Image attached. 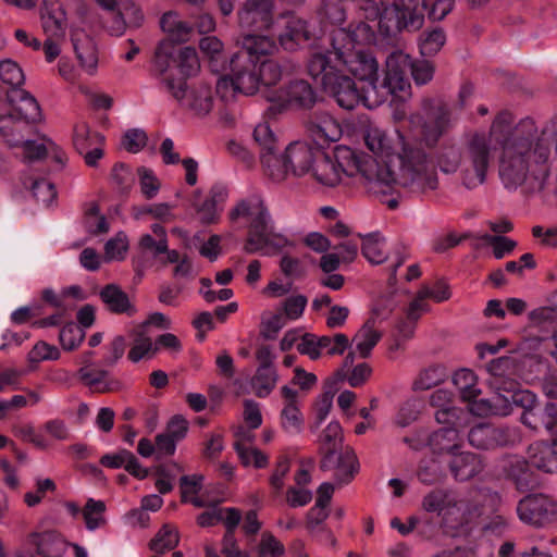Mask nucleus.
<instances>
[{
  "label": "nucleus",
  "mask_w": 557,
  "mask_h": 557,
  "mask_svg": "<svg viewBox=\"0 0 557 557\" xmlns=\"http://www.w3.org/2000/svg\"><path fill=\"white\" fill-rule=\"evenodd\" d=\"M453 382L461 398L466 401H472L478 398L481 393L478 387L476 375L469 369L458 370L453 376Z\"/></svg>",
  "instance_id": "42"
},
{
  "label": "nucleus",
  "mask_w": 557,
  "mask_h": 557,
  "mask_svg": "<svg viewBox=\"0 0 557 557\" xmlns=\"http://www.w3.org/2000/svg\"><path fill=\"white\" fill-rule=\"evenodd\" d=\"M200 51L209 59L213 71H224L225 65H220L224 59V45L216 36H206L199 41Z\"/></svg>",
  "instance_id": "45"
},
{
  "label": "nucleus",
  "mask_w": 557,
  "mask_h": 557,
  "mask_svg": "<svg viewBox=\"0 0 557 557\" xmlns=\"http://www.w3.org/2000/svg\"><path fill=\"white\" fill-rule=\"evenodd\" d=\"M283 407L280 412V425L288 435H298L304 430V414L298 405V393L287 385L282 386Z\"/></svg>",
  "instance_id": "15"
},
{
  "label": "nucleus",
  "mask_w": 557,
  "mask_h": 557,
  "mask_svg": "<svg viewBox=\"0 0 557 557\" xmlns=\"http://www.w3.org/2000/svg\"><path fill=\"white\" fill-rule=\"evenodd\" d=\"M517 438L513 430L495 428L481 423L473 426L468 434L471 446L478 449H492L498 446L512 444Z\"/></svg>",
  "instance_id": "13"
},
{
  "label": "nucleus",
  "mask_w": 557,
  "mask_h": 557,
  "mask_svg": "<svg viewBox=\"0 0 557 557\" xmlns=\"http://www.w3.org/2000/svg\"><path fill=\"white\" fill-rule=\"evenodd\" d=\"M81 381L92 392L106 394L121 389L122 383L104 369L83 366L78 370Z\"/></svg>",
  "instance_id": "23"
},
{
  "label": "nucleus",
  "mask_w": 557,
  "mask_h": 557,
  "mask_svg": "<svg viewBox=\"0 0 557 557\" xmlns=\"http://www.w3.org/2000/svg\"><path fill=\"white\" fill-rule=\"evenodd\" d=\"M161 27L168 35L165 40H171L174 45L188 41L194 32L193 26L174 12L163 14Z\"/></svg>",
  "instance_id": "32"
},
{
  "label": "nucleus",
  "mask_w": 557,
  "mask_h": 557,
  "mask_svg": "<svg viewBox=\"0 0 557 557\" xmlns=\"http://www.w3.org/2000/svg\"><path fill=\"white\" fill-rule=\"evenodd\" d=\"M281 21L283 30L278 34V41L285 50L293 51L300 44L309 40L310 34L304 20L295 15H285Z\"/></svg>",
  "instance_id": "25"
},
{
  "label": "nucleus",
  "mask_w": 557,
  "mask_h": 557,
  "mask_svg": "<svg viewBox=\"0 0 557 557\" xmlns=\"http://www.w3.org/2000/svg\"><path fill=\"white\" fill-rule=\"evenodd\" d=\"M528 458L529 462L541 471L557 472V440L539 441L531 444L528 449Z\"/></svg>",
  "instance_id": "24"
},
{
  "label": "nucleus",
  "mask_w": 557,
  "mask_h": 557,
  "mask_svg": "<svg viewBox=\"0 0 557 557\" xmlns=\"http://www.w3.org/2000/svg\"><path fill=\"white\" fill-rule=\"evenodd\" d=\"M8 100L11 103L15 114L20 119L25 120L28 123H35L41 120L40 107L28 91L24 89H11L8 92Z\"/></svg>",
  "instance_id": "27"
},
{
  "label": "nucleus",
  "mask_w": 557,
  "mask_h": 557,
  "mask_svg": "<svg viewBox=\"0 0 557 557\" xmlns=\"http://www.w3.org/2000/svg\"><path fill=\"white\" fill-rule=\"evenodd\" d=\"M257 71L260 86H273L282 78L281 66L275 61L270 59L257 61Z\"/></svg>",
  "instance_id": "54"
},
{
  "label": "nucleus",
  "mask_w": 557,
  "mask_h": 557,
  "mask_svg": "<svg viewBox=\"0 0 557 557\" xmlns=\"http://www.w3.org/2000/svg\"><path fill=\"white\" fill-rule=\"evenodd\" d=\"M228 197V191L224 186H213L208 195L200 199V194H194L193 208L197 219L203 225L214 224L220 220L221 211Z\"/></svg>",
  "instance_id": "12"
},
{
  "label": "nucleus",
  "mask_w": 557,
  "mask_h": 557,
  "mask_svg": "<svg viewBox=\"0 0 557 557\" xmlns=\"http://www.w3.org/2000/svg\"><path fill=\"white\" fill-rule=\"evenodd\" d=\"M492 139L487 134L475 133L468 137L462 149V184L473 189L486 181L492 161Z\"/></svg>",
  "instance_id": "5"
},
{
  "label": "nucleus",
  "mask_w": 557,
  "mask_h": 557,
  "mask_svg": "<svg viewBox=\"0 0 557 557\" xmlns=\"http://www.w3.org/2000/svg\"><path fill=\"white\" fill-rule=\"evenodd\" d=\"M462 162V151L456 147H446L442 149L437 157V164L444 173H455L457 170H461Z\"/></svg>",
  "instance_id": "56"
},
{
  "label": "nucleus",
  "mask_w": 557,
  "mask_h": 557,
  "mask_svg": "<svg viewBox=\"0 0 557 557\" xmlns=\"http://www.w3.org/2000/svg\"><path fill=\"white\" fill-rule=\"evenodd\" d=\"M187 76H175L173 72L157 78L160 87L165 92L170 94L180 104L184 102L187 96L188 88L186 83Z\"/></svg>",
  "instance_id": "47"
},
{
  "label": "nucleus",
  "mask_w": 557,
  "mask_h": 557,
  "mask_svg": "<svg viewBox=\"0 0 557 557\" xmlns=\"http://www.w3.org/2000/svg\"><path fill=\"white\" fill-rule=\"evenodd\" d=\"M104 137L98 132H91L85 122H79L74 126L73 141L76 150L84 153L92 146L102 144Z\"/></svg>",
  "instance_id": "46"
},
{
  "label": "nucleus",
  "mask_w": 557,
  "mask_h": 557,
  "mask_svg": "<svg viewBox=\"0 0 557 557\" xmlns=\"http://www.w3.org/2000/svg\"><path fill=\"white\" fill-rule=\"evenodd\" d=\"M486 370L490 374V377L487 379L490 386H499L502 384L503 380L502 375L504 373H516L517 367L513 361V359L508 357H502L498 359L492 360L487 367Z\"/></svg>",
  "instance_id": "50"
},
{
  "label": "nucleus",
  "mask_w": 557,
  "mask_h": 557,
  "mask_svg": "<svg viewBox=\"0 0 557 557\" xmlns=\"http://www.w3.org/2000/svg\"><path fill=\"white\" fill-rule=\"evenodd\" d=\"M111 183L119 193L127 194L134 184L131 169L123 163L115 164L111 171Z\"/></svg>",
  "instance_id": "60"
},
{
  "label": "nucleus",
  "mask_w": 557,
  "mask_h": 557,
  "mask_svg": "<svg viewBox=\"0 0 557 557\" xmlns=\"http://www.w3.org/2000/svg\"><path fill=\"white\" fill-rule=\"evenodd\" d=\"M128 249V240L125 234L117 233L104 245V258L107 261L123 260Z\"/></svg>",
  "instance_id": "63"
},
{
  "label": "nucleus",
  "mask_w": 557,
  "mask_h": 557,
  "mask_svg": "<svg viewBox=\"0 0 557 557\" xmlns=\"http://www.w3.org/2000/svg\"><path fill=\"white\" fill-rule=\"evenodd\" d=\"M318 152L305 141L290 143L284 153L292 175L300 177L311 173Z\"/></svg>",
  "instance_id": "17"
},
{
  "label": "nucleus",
  "mask_w": 557,
  "mask_h": 557,
  "mask_svg": "<svg viewBox=\"0 0 557 557\" xmlns=\"http://www.w3.org/2000/svg\"><path fill=\"white\" fill-rule=\"evenodd\" d=\"M359 236L362 239L361 252L371 264H382L391 258L389 280L395 281L398 268H400L409 257L407 248L403 244H397L394 246L392 255H389L386 249V239L379 232Z\"/></svg>",
  "instance_id": "9"
},
{
  "label": "nucleus",
  "mask_w": 557,
  "mask_h": 557,
  "mask_svg": "<svg viewBox=\"0 0 557 557\" xmlns=\"http://www.w3.org/2000/svg\"><path fill=\"white\" fill-rule=\"evenodd\" d=\"M26 544L34 547L41 557H61L67 546L61 534L52 530L29 533Z\"/></svg>",
  "instance_id": "20"
},
{
  "label": "nucleus",
  "mask_w": 557,
  "mask_h": 557,
  "mask_svg": "<svg viewBox=\"0 0 557 557\" xmlns=\"http://www.w3.org/2000/svg\"><path fill=\"white\" fill-rule=\"evenodd\" d=\"M181 106L187 108L197 116L207 115L213 108L211 88L205 84L193 87L188 90Z\"/></svg>",
  "instance_id": "30"
},
{
  "label": "nucleus",
  "mask_w": 557,
  "mask_h": 557,
  "mask_svg": "<svg viewBox=\"0 0 557 557\" xmlns=\"http://www.w3.org/2000/svg\"><path fill=\"white\" fill-rule=\"evenodd\" d=\"M449 122L448 112L444 109H440L438 112L423 125V136L425 140L435 143L447 129Z\"/></svg>",
  "instance_id": "49"
},
{
  "label": "nucleus",
  "mask_w": 557,
  "mask_h": 557,
  "mask_svg": "<svg viewBox=\"0 0 557 557\" xmlns=\"http://www.w3.org/2000/svg\"><path fill=\"white\" fill-rule=\"evenodd\" d=\"M106 504L103 500L88 498L83 510L82 516L85 527L88 531H96L107 524L106 519Z\"/></svg>",
  "instance_id": "44"
},
{
  "label": "nucleus",
  "mask_w": 557,
  "mask_h": 557,
  "mask_svg": "<svg viewBox=\"0 0 557 557\" xmlns=\"http://www.w3.org/2000/svg\"><path fill=\"white\" fill-rule=\"evenodd\" d=\"M446 33L441 27H434L421 33L418 40L420 53L424 57L437 54L446 44Z\"/></svg>",
  "instance_id": "40"
},
{
  "label": "nucleus",
  "mask_w": 557,
  "mask_h": 557,
  "mask_svg": "<svg viewBox=\"0 0 557 557\" xmlns=\"http://www.w3.org/2000/svg\"><path fill=\"white\" fill-rule=\"evenodd\" d=\"M286 323V318L281 312H263L261 315V335L267 339H274Z\"/></svg>",
  "instance_id": "57"
},
{
  "label": "nucleus",
  "mask_w": 557,
  "mask_h": 557,
  "mask_svg": "<svg viewBox=\"0 0 557 557\" xmlns=\"http://www.w3.org/2000/svg\"><path fill=\"white\" fill-rule=\"evenodd\" d=\"M244 51L237 54L249 55L252 60L259 61V57L272 54L276 49L274 40L268 36L246 34L243 38Z\"/></svg>",
  "instance_id": "37"
},
{
  "label": "nucleus",
  "mask_w": 557,
  "mask_h": 557,
  "mask_svg": "<svg viewBox=\"0 0 557 557\" xmlns=\"http://www.w3.org/2000/svg\"><path fill=\"white\" fill-rule=\"evenodd\" d=\"M310 174L318 184L325 187L338 186L345 177L360 174L370 193L387 190L394 181L388 170L381 169L370 158H360L359 152L347 146H337L332 154L318 152Z\"/></svg>",
  "instance_id": "3"
},
{
  "label": "nucleus",
  "mask_w": 557,
  "mask_h": 557,
  "mask_svg": "<svg viewBox=\"0 0 557 557\" xmlns=\"http://www.w3.org/2000/svg\"><path fill=\"white\" fill-rule=\"evenodd\" d=\"M374 41L375 32L368 23H350L347 27L334 29L331 49L326 53L313 54L308 63L311 77L345 110H354L360 103L371 108L346 72L376 88L379 63L366 50Z\"/></svg>",
  "instance_id": "1"
},
{
  "label": "nucleus",
  "mask_w": 557,
  "mask_h": 557,
  "mask_svg": "<svg viewBox=\"0 0 557 557\" xmlns=\"http://www.w3.org/2000/svg\"><path fill=\"white\" fill-rule=\"evenodd\" d=\"M363 138L373 157L360 154V158H370L393 175L394 181L387 190L372 191L389 209H396L399 205L398 188L414 194H425L437 188L436 165L423 148L406 143L399 133L389 135L375 125L367 126Z\"/></svg>",
  "instance_id": "2"
},
{
  "label": "nucleus",
  "mask_w": 557,
  "mask_h": 557,
  "mask_svg": "<svg viewBox=\"0 0 557 557\" xmlns=\"http://www.w3.org/2000/svg\"><path fill=\"white\" fill-rule=\"evenodd\" d=\"M260 160L264 175L274 183H282L292 174L285 162V153L277 154L275 150L260 152Z\"/></svg>",
  "instance_id": "34"
},
{
  "label": "nucleus",
  "mask_w": 557,
  "mask_h": 557,
  "mask_svg": "<svg viewBox=\"0 0 557 557\" xmlns=\"http://www.w3.org/2000/svg\"><path fill=\"white\" fill-rule=\"evenodd\" d=\"M451 497L453 496L445 491H432L423 497L422 508L428 512H437L441 517Z\"/></svg>",
  "instance_id": "61"
},
{
  "label": "nucleus",
  "mask_w": 557,
  "mask_h": 557,
  "mask_svg": "<svg viewBox=\"0 0 557 557\" xmlns=\"http://www.w3.org/2000/svg\"><path fill=\"white\" fill-rule=\"evenodd\" d=\"M469 403V410L475 416H508L509 414V404L504 399V395L500 393H496L491 399L481 398L473 399Z\"/></svg>",
  "instance_id": "36"
},
{
  "label": "nucleus",
  "mask_w": 557,
  "mask_h": 557,
  "mask_svg": "<svg viewBox=\"0 0 557 557\" xmlns=\"http://www.w3.org/2000/svg\"><path fill=\"white\" fill-rule=\"evenodd\" d=\"M321 469H334L336 480L339 483H348L358 470L357 457L348 448L343 451L330 450L321 461Z\"/></svg>",
  "instance_id": "18"
},
{
  "label": "nucleus",
  "mask_w": 557,
  "mask_h": 557,
  "mask_svg": "<svg viewBox=\"0 0 557 557\" xmlns=\"http://www.w3.org/2000/svg\"><path fill=\"white\" fill-rule=\"evenodd\" d=\"M529 461L522 457L512 456L507 458L504 470L520 492H525L536 484L533 472L529 468Z\"/></svg>",
  "instance_id": "29"
},
{
  "label": "nucleus",
  "mask_w": 557,
  "mask_h": 557,
  "mask_svg": "<svg viewBox=\"0 0 557 557\" xmlns=\"http://www.w3.org/2000/svg\"><path fill=\"white\" fill-rule=\"evenodd\" d=\"M237 15L242 29L247 32L267 30L273 22V2L272 0H247Z\"/></svg>",
  "instance_id": "11"
},
{
  "label": "nucleus",
  "mask_w": 557,
  "mask_h": 557,
  "mask_svg": "<svg viewBox=\"0 0 557 557\" xmlns=\"http://www.w3.org/2000/svg\"><path fill=\"white\" fill-rule=\"evenodd\" d=\"M258 557H281L285 554L284 545L271 533H262L257 547Z\"/></svg>",
  "instance_id": "64"
},
{
  "label": "nucleus",
  "mask_w": 557,
  "mask_h": 557,
  "mask_svg": "<svg viewBox=\"0 0 557 557\" xmlns=\"http://www.w3.org/2000/svg\"><path fill=\"white\" fill-rule=\"evenodd\" d=\"M41 25L47 38L63 40L65 37V14L59 9L47 10L41 15Z\"/></svg>",
  "instance_id": "43"
},
{
  "label": "nucleus",
  "mask_w": 557,
  "mask_h": 557,
  "mask_svg": "<svg viewBox=\"0 0 557 557\" xmlns=\"http://www.w3.org/2000/svg\"><path fill=\"white\" fill-rule=\"evenodd\" d=\"M177 66L184 76L195 75L200 69L198 53L193 47L176 49Z\"/></svg>",
  "instance_id": "55"
},
{
  "label": "nucleus",
  "mask_w": 557,
  "mask_h": 557,
  "mask_svg": "<svg viewBox=\"0 0 557 557\" xmlns=\"http://www.w3.org/2000/svg\"><path fill=\"white\" fill-rule=\"evenodd\" d=\"M227 67L236 78L240 94L250 96L259 90L260 85L256 60H252L246 54H233L228 61Z\"/></svg>",
  "instance_id": "14"
},
{
  "label": "nucleus",
  "mask_w": 557,
  "mask_h": 557,
  "mask_svg": "<svg viewBox=\"0 0 557 557\" xmlns=\"http://www.w3.org/2000/svg\"><path fill=\"white\" fill-rule=\"evenodd\" d=\"M307 131L319 146L338 141L343 135L341 124L326 112H315L307 122Z\"/></svg>",
  "instance_id": "16"
},
{
  "label": "nucleus",
  "mask_w": 557,
  "mask_h": 557,
  "mask_svg": "<svg viewBox=\"0 0 557 557\" xmlns=\"http://www.w3.org/2000/svg\"><path fill=\"white\" fill-rule=\"evenodd\" d=\"M520 420L531 430L539 431L543 428L549 434L557 435V405L554 403L537 405L530 411H523Z\"/></svg>",
  "instance_id": "21"
},
{
  "label": "nucleus",
  "mask_w": 557,
  "mask_h": 557,
  "mask_svg": "<svg viewBox=\"0 0 557 557\" xmlns=\"http://www.w3.org/2000/svg\"><path fill=\"white\" fill-rule=\"evenodd\" d=\"M84 329L75 323H67L61 329L59 334L60 344L65 350L77 348L84 341Z\"/></svg>",
  "instance_id": "59"
},
{
  "label": "nucleus",
  "mask_w": 557,
  "mask_h": 557,
  "mask_svg": "<svg viewBox=\"0 0 557 557\" xmlns=\"http://www.w3.org/2000/svg\"><path fill=\"white\" fill-rule=\"evenodd\" d=\"M176 61V45L171 40H162L154 51L152 60L153 75L156 78L166 75L171 65Z\"/></svg>",
  "instance_id": "38"
},
{
  "label": "nucleus",
  "mask_w": 557,
  "mask_h": 557,
  "mask_svg": "<svg viewBox=\"0 0 557 557\" xmlns=\"http://www.w3.org/2000/svg\"><path fill=\"white\" fill-rule=\"evenodd\" d=\"M426 446L434 455L456 454L462 446V438L454 426H444L428 436Z\"/></svg>",
  "instance_id": "26"
},
{
  "label": "nucleus",
  "mask_w": 557,
  "mask_h": 557,
  "mask_svg": "<svg viewBox=\"0 0 557 557\" xmlns=\"http://www.w3.org/2000/svg\"><path fill=\"white\" fill-rule=\"evenodd\" d=\"M327 343L326 338H320L317 335L307 333L301 336L300 342L297 344V350L301 355L308 356L311 360H317L321 357L322 346L327 345Z\"/></svg>",
  "instance_id": "58"
},
{
  "label": "nucleus",
  "mask_w": 557,
  "mask_h": 557,
  "mask_svg": "<svg viewBox=\"0 0 557 557\" xmlns=\"http://www.w3.org/2000/svg\"><path fill=\"white\" fill-rule=\"evenodd\" d=\"M100 298L107 309L113 313L131 315L135 312L127 294L115 284L104 286L100 292Z\"/></svg>",
  "instance_id": "33"
},
{
  "label": "nucleus",
  "mask_w": 557,
  "mask_h": 557,
  "mask_svg": "<svg viewBox=\"0 0 557 557\" xmlns=\"http://www.w3.org/2000/svg\"><path fill=\"white\" fill-rule=\"evenodd\" d=\"M23 184L29 187L35 199L46 207L50 206L57 197L54 185L46 178H25Z\"/></svg>",
  "instance_id": "48"
},
{
  "label": "nucleus",
  "mask_w": 557,
  "mask_h": 557,
  "mask_svg": "<svg viewBox=\"0 0 557 557\" xmlns=\"http://www.w3.org/2000/svg\"><path fill=\"white\" fill-rule=\"evenodd\" d=\"M0 79L12 89H21L25 75L17 62L8 59L0 62Z\"/></svg>",
  "instance_id": "52"
},
{
  "label": "nucleus",
  "mask_w": 557,
  "mask_h": 557,
  "mask_svg": "<svg viewBox=\"0 0 557 557\" xmlns=\"http://www.w3.org/2000/svg\"><path fill=\"white\" fill-rule=\"evenodd\" d=\"M232 222H245L248 236L244 245L247 253L271 256L286 244V239L274 231L271 215L263 199L258 195L239 200L228 213Z\"/></svg>",
  "instance_id": "4"
},
{
  "label": "nucleus",
  "mask_w": 557,
  "mask_h": 557,
  "mask_svg": "<svg viewBox=\"0 0 557 557\" xmlns=\"http://www.w3.org/2000/svg\"><path fill=\"white\" fill-rule=\"evenodd\" d=\"M180 541L178 531L171 524L163 525L151 542V549L156 553H163L173 549Z\"/></svg>",
  "instance_id": "51"
},
{
  "label": "nucleus",
  "mask_w": 557,
  "mask_h": 557,
  "mask_svg": "<svg viewBox=\"0 0 557 557\" xmlns=\"http://www.w3.org/2000/svg\"><path fill=\"white\" fill-rule=\"evenodd\" d=\"M381 337V332L375 329V318L369 319L352 338L355 351L361 358L369 357Z\"/></svg>",
  "instance_id": "35"
},
{
  "label": "nucleus",
  "mask_w": 557,
  "mask_h": 557,
  "mask_svg": "<svg viewBox=\"0 0 557 557\" xmlns=\"http://www.w3.org/2000/svg\"><path fill=\"white\" fill-rule=\"evenodd\" d=\"M507 394L504 395V399L509 404V413H511L515 406L523 408V411H530L539 405L536 396L530 391L519 388V384Z\"/></svg>",
  "instance_id": "53"
},
{
  "label": "nucleus",
  "mask_w": 557,
  "mask_h": 557,
  "mask_svg": "<svg viewBox=\"0 0 557 557\" xmlns=\"http://www.w3.org/2000/svg\"><path fill=\"white\" fill-rule=\"evenodd\" d=\"M73 48L81 67L94 74L98 66V51L94 39L82 28H75L71 35Z\"/></svg>",
  "instance_id": "19"
},
{
  "label": "nucleus",
  "mask_w": 557,
  "mask_h": 557,
  "mask_svg": "<svg viewBox=\"0 0 557 557\" xmlns=\"http://www.w3.org/2000/svg\"><path fill=\"white\" fill-rule=\"evenodd\" d=\"M411 65V57L403 50L391 52L385 60L382 87L387 94L401 101L411 96V84L407 77Z\"/></svg>",
  "instance_id": "8"
},
{
  "label": "nucleus",
  "mask_w": 557,
  "mask_h": 557,
  "mask_svg": "<svg viewBox=\"0 0 557 557\" xmlns=\"http://www.w3.org/2000/svg\"><path fill=\"white\" fill-rule=\"evenodd\" d=\"M447 377V371L445 367L441 364H431L422 369L417 377L412 382V389L414 392L428 391L442 382Z\"/></svg>",
  "instance_id": "39"
},
{
  "label": "nucleus",
  "mask_w": 557,
  "mask_h": 557,
  "mask_svg": "<svg viewBox=\"0 0 557 557\" xmlns=\"http://www.w3.org/2000/svg\"><path fill=\"white\" fill-rule=\"evenodd\" d=\"M139 187L143 196L146 199L154 198L161 187V183L156 174L147 168L138 169Z\"/></svg>",
  "instance_id": "62"
},
{
  "label": "nucleus",
  "mask_w": 557,
  "mask_h": 557,
  "mask_svg": "<svg viewBox=\"0 0 557 557\" xmlns=\"http://www.w3.org/2000/svg\"><path fill=\"white\" fill-rule=\"evenodd\" d=\"M481 515V511L475 507L471 508L466 502H458L454 497L450 498L449 504L441 516L444 525L450 529H458L466 524L471 523Z\"/></svg>",
  "instance_id": "28"
},
{
  "label": "nucleus",
  "mask_w": 557,
  "mask_h": 557,
  "mask_svg": "<svg viewBox=\"0 0 557 557\" xmlns=\"http://www.w3.org/2000/svg\"><path fill=\"white\" fill-rule=\"evenodd\" d=\"M424 5L420 0H395L392 7L380 11V24L394 20L393 27L397 30L420 29L424 23Z\"/></svg>",
  "instance_id": "10"
},
{
  "label": "nucleus",
  "mask_w": 557,
  "mask_h": 557,
  "mask_svg": "<svg viewBox=\"0 0 557 557\" xmlns=\"http://www.w3.org/2000/svg\"><path fill=\"white\" fill-rule=\"evenodd\" d=\"M278 380L274 367H258L251 379V387L256 396L264 398L271 394Z\"/></svg>",
  "instance_id": "41"
},
{
  "label": "nucleus",
  "mask_w": 557,
  "mask_h": 557,
  "mask_svg": "<svg viewBox=\"0 0 557 557\" xmlns=\"http://www.w3.org/2000/svg\"><path fill=\"white\" fill-rule=\"evenodd\" d=\"M516 511L522 523L535 529L557 523V499L544 493L524 496L518 502Z\"/></svg>",
  "instance_id": "7"
},
{
  "label": "nucleus",
  "mask_w": 557,
  "mask_h": 557,
  "mask_svg": "<svg viewBox=\"0 0 557 557\" xmlns=\"http://www.w3.org/2000/svg\"><path fill=\"white\" fill-rule=\"evenodd\" d=\"M264 98L270 102L269 110L282 112L287 109H311L318 97L308 82L299 79L278 89L264 90Z\"/></svg>",
  "instance_id": "6"
},
{
  "label": "nucleus",
  "mask_w": 557,
  "mask_h": 557,
  "mask_svg": "<svg viewBox=\"0 0 557 557\" xmlns=\"http://www.w3.org/2000/svg\"><path fill=\"white\" fill-rule=\"evenodd\" d=\"M448 467L457 481H468L483 471L484 463L479 455L459 449L450 457Z\"/></svg>",
  "instance_id": "22"
},
{
  "label": "nucleus",
  "mask_w": 557,
  "mask_h": 557,
  "mask_svg": "<svg viewBox=\"0 0 557 557\" xmlns=\"http://www.w3.org/2000/svg\"><path fill=\"white\" fill-rule=\"evenodd\" d=\"M158 351V346L152 342L146 331V325L137 326L132 333V346L128 351V359L136 363L141 359L151 358Z\"/></svg>",
  "instance_id": "31"
}]
</instances>
